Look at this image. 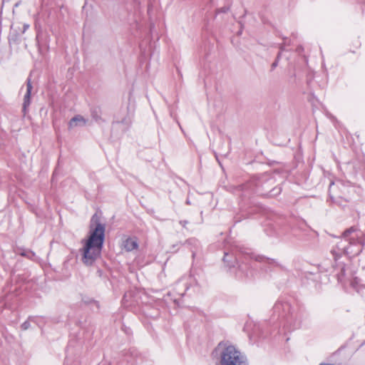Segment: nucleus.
<instances>
[{"mask_svg": "<svg viewBox=\"0 0 365 365\" xmlns=\"http://www.w3.org/2000/svg\"><path fill=\"white\" fill-rule=\"evenodd\" d=\"M338 240L335 247L331 250L334 260L331 272L339 282H342L345 276L346 265L339 259L342 255L346 256L349 259L359 255L365 244V235L354 227H351L345 230L341 237H339Z\"/></svg>", "mask_w": 365, "mask_h": 365, "instance_id": "f257e3e1", "label": "nucleus"}, {"mask_svg": "<svg viewBox=\"0 0 365 365\" xmlns=\"http://www.w3.org/2000/svg\"><path fill=\"white\" fill-rule=\"evenodd\" d=\"M272 316L269 324H277L289 330H295L302 327L309 317V312L293 299L280 297L272 308Z\"/></svg>", "mask_w": 365, "mask_h": 365, "instance_id": "f03ea898", "label": "nucleus"}, {"mask_svg": "<svg viewBox=\"0 0 365 365\" xmlns=\"http://www.w3.org/2000/svg\"><path fill=\"white\" fill-rule=\"evenodd\" d=\"M87 120L81 115H76L68 122V128L71 129L76 126H83L86 124Z\"/></svg>", "mask_w": 365, "mask_h": 365, "instance_id": "f8f14e48", "label": "nucleus"}, {"mask_svg": "<svg viewBox=\"0 0 365 365\" xmlns=\"http://www.w3.org/2000/svg\"><path fill=\"white\" fill-rule=\"evenodd\" d=\"M241 221L240 218H237V217H235V223L239 222Z\"/></svg>", "mask_w": 365, "mask_h": 365, "instance_id": "cd10ccee", "label": "nucleus"}, {"mask_svg": "<svg viewBox=\"0 0 365 365\" xmlns=\"http://www.w3.org/2000/svg\"><path fill=\"white\" fill-rule=\"evenodd\" d=\"M91 115L92 118L94 120L96 123H101L103 122V120L101 118V109L99 106H92L90 108Z\"/></svg>", "mask_w": 365, "mask_h": 365, "instance_id": "2eb2a0df", "label": "nucleus"}, {"mask_svg": "<svg viewBox=\"0 0 365 365\" xmlns=\"http://www.w3.org/2000/svg\"><path fill=\"white\" fill-rule=\"evenodd\" d=\"M230 10L229 6H224L217 10V14L227 13Z\"/></svg>", "mask_w": 365, "mask_h": 365, "instance_id": "4be33fe9", "label": "nucleus"}, {"mask_svg": "<svg viewBox=\"0 0 365 365\" xmlns=\"http://www.w3.org/2000/svg\"><path fill=\"white\" fill-rule=\"evenodd\" d=\"M189 288L190 283L188 279L182 278L175 283L174 290L178 296L182 297L185 295Z\"/></svg>", "mask_w": 365, "mask_h": 365, "instance_id": "6e6552de", "label": "nucleus"}, {"mask_svg": "<svg viewBox=\"0 0 365 365\" xmlns=\"http://www.w3.org/2000/svg\"><path fill=\"white\" fill-rule=\"evenodd\" d=\"M145 315L150 318H157L159 316V312L157 309H152L151 312L144 311Z\"/></svg>", "mask_w": 365, "mask_h": 365, "instance_id": "aec40b11", "label": "nucleus"}, {"mask_svg": "<svg viewBox=\"0 0 365 365\" xmlns=\"http://www.w3.org/2000/svg\"><path fill=\"white\" fill-rule=\"evenodd\" d=\"M259 337H262V338H264V337H265V336L264 335V334H263V333H262V334H259Z\"/></svg>", "mask_w": 365, "mask_h": 365, "instance_id": "7c9ffc66", "label": "nucleus"}, {"mask_svg": "<svg viewBox=\"0 0 365 365\" xmlns=\"http://www.w3.org/2000/svg\"><path fill=\"white\" fill-rule=\"evenodd\" d=\"M215 157H216V159H217V160L218 161V163L220 164V161H219V160H218V156H217V154H215Z\"/></svg>", "mask_w": 365, "mask_h": 365, "instance_id": "2f4dec72", "label": "nucleus"}, {"mask_svg": "<svg viewBox=\"0 0 365 365\" xmlns=\"http://www.w3.org/2000/svg\"><path fill=\"white\" fill-rule=\"evenodd\" d=\"M33 86L31 82L30 78H27L26 80V92L24 97V102H23V106H22V112L25 115L27 112V108L31 104V91H32Z\"/></svg>", "mask_w": 365, "mask_h": 365, "instance_id": "1a4fd4ad", "label": "nucleus"}, {"mask_svg": "<svg viewBox=\"0 0 365 365\" xmlns=\"http://www.w3.org/2000/svg\"><path fill=\"white\" fill-rule=\"evenodd\" d=\"M282 192L281 187L277 186L272 188L269 192L266 193L265 195L269 197H273L279 195Z\"/></svg>", "mask_w": 365, "mask_h": 365, "instance_id": "f3484780", "label": "nucleus"}, {"mask_svg": "<svg viewBox=\"0 0 365 365\" xmlns=\"http://www.w3.org/2000/svg\"><path fill=\"white\" fill-rule=\"evenodd\" d=\"M18 38L17 34H10L9 36V42L11 43V42H16Z\"/></svg>", "mask_w": 365, "mask_h": 365, "instance_id": "412c9836", "label": "nucleus"}, {"mask_svg": "<svg viewBox=\"0 0 365 365\" xmlns=\"http://www.w3.org/2000/svg\"><path fill=\"white\" fill-rule=\"evenodd\" d=\"M254 336H254V334H253V335L250 336V338H252V337H254Z\"/></svg>", "mask_w": 365, "mask_h": 365, "instance_id": "e433bc0d", "label": "nucleus"}, {"mask_svg": "<svg viewBox=\"0 0 365 365\" xmlns=\"http://www.w3.org/2000/svg\"><path fill=\"white\" fill-rule=\"evenodd\" d=\"M125 360L131 365L143 363V355L135 349L130 348L125 356Z\"/></svg>", "mask_w": 365, "mask_h": 365, "instance_id": "0eeeda50", "label": "nucleus"}, {"mask_svg": "<svg viewBox=\"0 0 365 365\" xmlns=\"http://www.w3.org/2000/svg\"><path fill=\"white\" fill-rule=\"evenodd\" d=\"M96 274L99 277H102L103 275V271L101 269H98L97 271H96Z\"/></svg>", "mask_w": 365, "mask_h": 365, "instance_id": "5701e85b", "label": "nucleus"}, {"mask_svg": "<svg viewBox=\"0 0 365 365\" xmlns=\"http://www.w3.org/2000/svg\"><path fill=\"white\" fill-rule=\"evenodd\" d=\"M78 348H80L81 346V343H78Z\"/></svg>", "mask_w": 365, "mask_h": 365, "instance_id": "473e14b6", "label": "nucleus"}, {"mask_svg": "<svg viewBox=\"0 0 365 365\" xmlns=\"http://www.w3.org/2000/svg\"><path fill=\"white\" fill-rule=\"evenodd\" d=\"M123 329L124 331H125L126 334H130V329H129V328H126V327H125V329H124V328H123Z\"/></svg>", "mask_w": 365, "mask_h": 365, "instance_id": "bb28decb", "label": "nucleus"}, {"mask_svg": "<svg viewBox=\"0 0 365 365\" xmlns=\"http://www.w3.org/2000/svg\"><path fill=\"white\" fill-rule=\"evenodd\" d=\"M319 365H331L330 364H321Z\"/></svg>", "mask_w": 365, "mask_h": 365, "instance_id": "c9c22d12", "label": "nucleus"}, {"mask_svg": "<svg viewBox=\"0 0 365 365\" xmlns=\"http://www.w3.org/2000/svg\"><path fill=\"white\" fill-rule=\"evenodd\" d=\"M131 123L132 121L130 117L127 115L120 120L117 118L115 119L113 122V126L115 127L116 125H122V130L126 131L130 128Z\"/></svg>", "mask_w": 365, "mask_h": 365, "instance_id": "9b49d317", "label": "nucleus"}, {"mask_svg": "<svg viewBox=\"0 0 365 365\" xmlns=\"http://www.w3.org/2000/svg\"><path fill=\"white\" fill-rule=\"evenodd\" d=\"M19 255L22 256V257H26V258H28L29 259H34V257H36L35 252H34L31 250H26V249H22L19 252Z\"/></svg>", "mask_w": 365, "mask_h": 365, "instance_id": "dca6fc26", "label": "nucleus"}, {"mask_svg": "<svg viewBox=\"0 0 365 365\" xmlns=\"http://www.w3.org/2000/svg\"><path fill=\"white\" fill-rule=\"evenodd\" d=\"M218 365H249L247 357L235 346L220 341L212 352Z\"/></svg>", "mask_w": 365, "mask_h": 365, "instance_id": "39448f33", "label": "nucleus"}, {"mask_svg": "<svg viewBox=\"0 0 365 365\" xmlns=\"http://www.w3.org/2000/svg\"><path fill=\"white\" fill-rule=\"evenodd\" d=\"M185 245H187L192 252V257L194 258L195 257L196 252L199 247H200V242L198 240L195 238H190L185 242Z\"/></svg>", "mask_w": 365, "mask_h": 365, "instance_id": "ddd939ff", "label": "nucleus"}, {"mask_svg": "<svg viewBox=\"0 0 365 365\" xmlns=\"http://www.w3.org/2000/svg\"><path fill=\"white\" fill-rule=\"evenodd\" d=\"M123 247L125 251L127 252H131L134 250H137L138 247V242L135 239L132 237H128L124 242H123Z\"/></svg>", "mask_w": 365, "mask_h": 365, "instance_id": "4468645a", "label": "nucleus"}, {"mask_svg": "<svg viewBox=\"0 0 365 365\" xmlns=\"http://www.w3.org/2000/svg\"><path fill=\"white\" fill-rule=\"evenodd\" d=\"M280 51L277 53V56L276 57V59L274 61V62L271 65V70L273 71L277 66L279 61V58L282 56V52L284 51V46L282 45L279 47Z\"/></svg>", "mask_w": 365, "mask_h": 365, "instance_id": "a211bd4d", "label": "nucleus"}, {"mask_svg": "<svg viewBox=\"0 0 365 365\" xmlns=\"http://www.w3.org/2000/svg\"><path fill=\"white\" fill-rule=\"evenodd\" d=\"M106 225L95 213L91 219L88 239L83 240V247L80 250L81 260L86 266H91L101 256L105 241Z\"/></svg>", "mask_w": 365, "mask_h": 365, "instance_id": "7ed1b4c3", "label": "nucleus"}, {"mask_svg": "<svg viewBox=\"0 0 365 365\" xmlns=\"http://www.w3.org/2000/svg\"><path fill=\"white\" fill-rule=\"evenodd\" d=\"M264 260V262L273 267L284 269V267L274 259L264 257H257L247 248H242L235 254L225 252L223 261L230 267H234L237 264L236 276L239 279L245 280L253 277V263L255 261Z\"/></svg>", "mask_w": 365, "mask_h": 365, "instance_id": "20e7f679", "label": "nucleus"}, {"mask_svg": "<svg viewBox=\"0 0 365 365\" xmlns=\"http://www.w3.org/2000/svg\"><path fill=\"white\" fill-rule=\"evenodd\" d=\"M334 185V182H331L329 185V197L332 202L338 203V199L344 200L345 202H349L355 192V187L351 185L349 182L338 181L336 186L339 190V194L337 195H332V187Z\"/></svg>", "mask_w": 365, "mask_h": 365, "instance_id": "423d86ee", "label": "nucleus"}, {"mask_svg": "<svg viewBox=\"0 0 365 365\" xmlns=\"http://www.w3.org/2000/svg\"><path fill=\"white\" fill-rule=\"evenodd\" d=\"M186 203H187V204H188V205H190V200H186Z\"/></svg>", "mask_w": 365, "mask_h": 365, "instance_id": "72a5a7b5", "label": "nucleus"}, {"mask_svg": "<svg viewBox=\"0 0 365 365\" xmlns=\"http://www.w3.org/2000/svg\"><path fill=\"white\" fill-rule=\"evenodd\" d=\"M98 365H111V364L106 361H101Z\"/></svg>", "mask_w": 365, "mask_h": 365, "instance_id": "393cba45", "label": "nucleus"}, {"mask_svg": "<svg viewBox=\"0 0 365 365\" xmlns=\"http://www.w3.org/2000/svg\"><path fill=\"white\" fill-rule=\"evenodd\" d=\"M229 152H230V150H228V151H227V153H222L221 155H224V156H227V155H228Z\"/></svg>", "mask_w": 365, "mask_h": 365, "instance_id": "c756f323", "label": "nucleus"}, {"mask_svg": "<svg viewBox=\"0 0 365 365\" xmlns=\"http://www.w3.org/2000/svg\"><path fill=\"white\" fill-rule=\"evenodd\" d=\"M28 28H29V25L25 24V25L24 26V31H23V32H24V31H25Z\"/></svg>", "mask_w": 365, "mask_h": 365, "instance_id": "c85d7f7f", "label": "nucleus"}, {"mask_svg": "<svg viewBox=\"0 0 365 365\" xmlns=\"http://www.w3.org/2000/svg\"><path fill=\"white\" fill-rule=\"evenodd\" d=\"M180 225H181L183 227H186V225L188 224V221L187 220H180L179 222Z\"/></svg>", "mask_w": 365, "mask_h": 365, "instance_id": "b1692460", "label": "nucleus"}, {"mask_svg": "<svg viewBox=\"0 0 365 365\" xmlns=\"http://www.w3.org/2000/svg\"><path fill=\"white\" fill-rule=\"evenodd\" d=\"M76 342L71 339L68 341L66 351V358L64 360V365H73V354L75 351Z\"/></svg>", "mask_w": 365, "mask_h": 365, "instance_id": "9d476101", "label": "nucleus"}, {"mask_svg": "<svg viewBox=\"0 0 365 365\" xmlns=\"http://www.w3.org/2000/svg\"><path fill=\"white\" fill-rule=\"evenodd\" d=\"M365 345V340L362 342V344H361V346Z\"/></svg>", "mask_w": 365, "mask_h": 365, "instance_id": "f704fd0d", "label": "nucleus"}, {"mask_svg": "<svg viewBox=\"0 0 365 365\" xmlns=\"http://www.w3.org/2000/svg\"><path fill=\"white\" fill-rule=\"evenodd\" d=\"M92 302H93V304L96 305V308L98 309L99 308V304L98 302L95 301V300H92Z\"/></svg>", "mask_w": 365, "mask_h": 365, "instance_id": "a878e982", "label": "nucleus"}, {"mask_svg": "<svg viewBox=\"0 0 365 365\" xmlns=\"http://www.w3.org/2000/svg\"><path fill=\"white\" fill-rule=\"evenodd\" d=\"M35 320V317L29 316L28 320L25 321L21 325V328L22 330H27L30 328L31 324L30 322H34Z\"/></svg>", "mask_w": 365, "mask_h": 365, "instance_id": "6ab92c4d", "label": "nucleus"}]
</instances>
